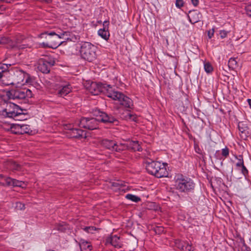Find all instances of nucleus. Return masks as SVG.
<instances>
[{"instance_id": "f257e3e1", "label": "nucleus", "mask_w": 251, "mask_h": 251, "mask_svg": "<svg viewBox=\"0 0 251 251\" xmlns=\"http://www.w3.org/2000/svg\"><path fill=\"white\" fill-rule=\"evenodd\" d=\"M111 88L109 85L93 82L91 83L88 90L94 95H98L102 92L105 93L106 91L107 97L115 100H118L120 104L126 108H132L133 103L130 98L120 92L112 91Z\"/></svg>"}, {"instance_id": "f03ea898", "label": "nucleus", "mask_w": 251, "mask_h": 251, "mask_svg": "<svg viewBox=\"0 0 251 251\" xmlns=\"http://www.w3.org/2000/svg\"><path fill=\"white\" fill-rule=\"evenodd\" d=\"M99 116L97 118H82L79 121L78 126L89 130H94L98 127L100 122L104 123H114L117 121V118L114 116L109 115L105 112L99 111Z\"/></svg>"}, {"instance_id": "7ed1b4c3", "label": "nucleus", "mask_w": 251, "mask_h": 251, "mask_svg": "<svg viewBox=\"0 0 251 251\" xmlns=\"http://www.w3.org/2000/svg\"><path fill=\"white\" fill-rule=\"evenodd\" d=\"M146 169L151 175L158 178L168 176L169 174L164 163L150 159L146 162Z\"/></svg>"}, {"instance_id": "20e7f679", "label": "nucleus", "mask_w": 251, "mask_h": 251, "mask_svg": "<svg viewBox=\"0 0 251 251\" xmlns=\"http://www.w3.org/2000/svg\"><path fill=\"white\" fill-rule=\"evenodd\" d=\"M97 47L90 42H85L81 44L79 52L82 58L92 62L96 58Z\"/></svg>"}, {"instance_id": "39448f33", "label": "nucleus", "mask_w": 251, "mask_h": 251, "mask_svg": "<svg viewBox=\"0 0 251 251\" xmlns=\"http://www.w3.org/2000/svg\"><path fill=\"white\" fill-rule=\"evenodd\" d=\"M6 95L9 99L13 100H25L27 98L32 97L31 91L26 88L12 89L7 92Z\"/></svg>"}, {"instance_id": "423d86ee", "label": "nucleus", "mask_w": 251, "mask_h": 251, "mask_svg": "<svg viewBox=\"0 0 251 251\" xmlns=\"http://www.w3.org/2000/svg\"><path fill=\"white\" fill-rule=\"evenodd\" d=\"M175 186L180 192L188 193L194 189L195 184L191 178L181 176L176 180Z\"/></svg>"}, {"instance_id": "0eeeda50", "label": "nucleus", "mask_w": 251, "mask_h": 251, "mask_svg": "<svg viewBox=\"0 0 251 251\" xmlns=\"http://www.w3.org/2000/svg\"><path fill=\"white\" fill-rule=\"evenodd\" d=\"M68 34L67 32H64L61 35L57 34L54 32H51L49 33H44L40 35L41 38H45L47 40V44L49 48L56 49L64 42L60 43L58 39L64 38L65 35Z\"/></svg>"}, {"instance_id": "6e6552de", "label": "nucleus", "mask_w": 251, "mask_h": 251, "mask_svg": "<svg viewBox=\"0 0 251 251\" xmlns=\"http://www.w3.org/2000/svg\"><path fill=\"white\" fill-rule=\"evenodd\" d=\"M23 114L22 110L19 108L18 105L13 103L7 104L6 108L2 111V114L3 116L13 118L15 120H21L19 117Z\"/></svg>"}, {"instance_id": "1a4fd4ad", "label": "nucleus", "mask_w": 251, "mask_h": 251, "mask_svg": "<svg viewBox=\"0 0 251 251\" xmlns=\"http://www.w3.org/2000/svg\"><path fill=\"white\" fill-rule=\"evenodd\" d=\"M67 133L70 138L82 139L87 137L86 131L77 128L68 127V131Z\"/></svg>"}, {"instance_id": "9d476101", "label": "nucleus", "mask_w": 251, "mask_h": 251, "mask_svg": "<svg viewBox=\"0 0 251 251\" xmlns=\"http://www.w3.org/2000/svg\"><path fill=\"white\" fill-rule=\"evenodd\" d=\"M13 79L14 83L22 84L25 82L26 74L23 70L18 68H15L13 70Z\"/></svg>"}, {"instance_id": "9b49d317", "label": "nucleus", "mask_w": 251, "mask_h": 251, "mask_svg": "<svg viewBox=\"0 0 251 251\" xmlns=\"http://www.w3.org/2000/svg\"><path fill=\"white\" fill-rule=\"evenodd\" d=\"M106 244H111L112 246L117 248H121L123 244L120 240V238L117 235H112L108 237L106 239Z\"/></svg>"}, {"instance_id": "f8f14e48", "label": "nucleus", "mask_w": 251, "mask_h": 251, "mask_svg": "<svg viewBox=\"0 0 251 251\" xmlns=\"http://www.w3.org/2000/svg\"><path fill=\"white\" fill-rule=\"evenodd\" d=\"M72 87L70 84L61 85L58 90H56V95L60 97L64 98L72 91Z\"/></svg>"}, {"instance_id": "ddd939ff", "label": "nucleus", "mask_w": 251, "mask_h": 251, "mask_svg": "<svg viewBox=\"0 0 251 251\" xmlns=\"http://www.w3.org/2000/svg\"><path fill=\"white\" fill-rule=\"evenodd\" d=\"M175 245L177 248L181 250L182 251H192L193 247L191 244L180 240H176L175 242Z\"/></svg>"}, {"instance_id": "4468645a", "label": "nucleus", "mask_w": 251, "mask_h": 251, "mask_svg": "<svg viewBox=\"0 0 251 251\" xmlns=\"http://www.w3.org/2000/svg\"><path fill=\"white\" fill-rule=\"evenodd\" d=\"M190 22L194 24L200 21L201 18V14L198 10L190 11L188 15Z\"/></svg>"}, {"instance_id": "2eb2a0df", "label": "nucleus", "mask_w": 251, "mask_h": 251, "mask_svg": "<svg viewBox=\"0 0 251 251\" xmlns=\"http://www.w3.org/2000/svg\"><path fill=\"white\" fill-rule=\"evenodd\" d=\"M100 144L102 147L112 151H114L116 141L113 140L104 139L100 141Z\"/></svg>"}, {"instance_id": "dca6fc26", "label": "nucleus", "mask_w": 251, "mask_h": 251, "mask_svg": "<svg viewBox=\"0 0 251 251\" xmlns=\"http://www.w3.org/2000/svg\"><path fill=\"white\" fill-rule=\"evenodd\" d=\"M238 127L241 133V137L242 138L246 139L250 135V133L249 131L248 127L246 124L243 122H240L238 124Z\"/></svg>"}, {"instance_id": "f3484780", "label": "nucleus", "mask_w": 251, "mask_h": 251, "mask_svg": "<svg viewBox=\"0 0 251 251\" xmlns=\"http://www.w3.org/2000/svg\"><path fill=\"white\" fill-rule=\"evenodd\" d=\"M108 24L109 22L108 21H104L103 22L104 27L102 29H100L98 30L99 35L105 40H107L110 36L108 31L107 29H106V26L108 25Z\"/></svg>"}, {"instance_id": "a211bd4d", "label": "nucleus", "mask_w": 251, "mask_h": 251, "mask_svg": "<svg viewBox=\"0 0 251 251\" xmlns=\"http://www.w3.org/2000/svg\"><path fill=\"white\" fill-rule=\"evenodd\" d=\"M128 150H132L134 151H141L142 148L139 144L138 141H129L127 142Z\"/></svg>"}, {"instance_id": "6ab92c4d", "label": "nucleus", "mask_w": 251, "mask_h": 251, "mask_svg": "<svg viewBox=\"0 0 251 251\" xmlns=\"http://www.w3.org/2000/svg\"><path fill=\"white\" fill-rule=\"evenodd\" d=\"M5 181L7 186L21 187L22 184V181H19L15 179H13L9 177H5Z\"/></svg>"}, {"instance_id": "aec40b11", "label": "nucleus", "mask_w": 251, "mask_h": 251, "mask_svg": "<svg viewBox=\"0 0 251 251\" xmlns=\"http://www.w3.org/2000/svg\"><path fill=\"white\" fill-rule=\"evenodd\" d=\"M50 66L42 59L40 60L38 67V69L43 73L47 74L50 71Z\"/></svg>"}, {"instance_id": "412c9836", "label": "nucleus", "mask_w": 251, "mask_h": 251, "mask_svg": "<svg viewBox=\"0 0 251 251\" xmlns=\"http://www.w3.org/2000/svg\"><path fill=\"white\" fill-rule=\"evenodd\" d=\"M7 167L12 171H20L21 166L20 164L16 163L13 161H9L6 163Z\"/></svg>"}, {"instance_id": "4be33fe9", "label": "nucleus", "mask_w": 251, "mask_h": 251, "mask_svg": "<svg viewBox=\"0 0 251 251\" xmlns=\"http://www.w3.org/2000/svg\"><path fill=\"white\" fill-rule=\"evenodd\" d=\"M13 64L11 63H0V78H1L3 74L8 71V68Z\"/></svg>"}, {"instance_id": "5701e85b", "label": "nucleus", "mask_w": 251, "mask_h": 251, "mask_svg": "<svg viewBox=\"0 0 251 251\" xmlns=\"http://www.w3.org/2000/svg\"><path fill=\"white\" fill-rule=\"evenodd\" d=\"M79 246L81 251H91L92 249L90 243L87 241H81Z\"/></svg>"}, {"instance_id": "b1692460", "label": "nucleus", "mask_w": 251, "mask_h": 251, "mask_svg": "<svg viewBox=\"0 0 251 251\" xmlns=\"http://www.w3.org/2000/svg\"><path fill=\"white\" fill-rule=\"evenodd\" d=\"M10 131L12 133L20 134L21 131V126L20 124H12L10 126Z\"/></svg>"}, {"instance_id": "393cba45", "label": "nucleus", "mask_w": 251, "mask_h": 251, "mask_svg": "<svg viewBox=\"0 0 251 251\" xmlns=\"http://www.w3.org/2000/svg\"><path fill=\"white\" fill-rule=\"evenodd\" d=\"M126 150H128L127 143H120L119 144H117V142H116L114 151L121 152Z\"/></svg>"}, {"instance_id": "a878e982", "label": "nucleus", "mask_w": 251, "mask_h": 251, "mask_svg": "<svg viewBox=\"0 0 251 251\" xmlns=\"http://www.w3.org/2000/svg\"><path fill=\"white\" fill-rule=\"evenodd\" d=\"M21 131L20 134H31L32 130L30 128L29 126L24 124H21Z\"/></svg>"}, {"instance_id": "bb28decb", "label": "nucleus", "mask_w": 251, "mask_h": 251, "mask_svg": "<svg viewBox=\"0 0 251 251\" xmlns=\"http://www.w3.org/2000/svg\"><path fill=\"white\" fill-rule=\"evenodd\" d=\"M126 198L127 200H130L132 201L137 202L141 201V199L140 197L136 196L135 195L128 194L126 196Z\"/></svg>"}, {"instance_id": "cd10ccee", "label": "nucleus", "mask_w": 251, "mask_h": 251, "mask_svg": "<svg viewBox=\"0 0 251 251\" xmlns=\"http://www.w3.org/2000/svg\"><path fill=\"white\" fill-rule=\"evenodd\" d=\"M228 65L230 69L234 70L237 67V62L235 58H231L228 61Z\"/></svg>"}, {"instance_id": "c85d7f7f", "label": "nucleus", "mask_w": 251, "mask_h": 251, "mask_svg": "<svg viewBox=\"0 0 251 251\" xmlns=\"http://www.w3.org/2000/svg\"><path fill=\"white\" fill-rule=\"evenodd\" d=\"M56 228L58 231L64 232L68 228V225L64 223H59L56 226Z\"/></svg>"}, {"instance_id": "c756f323", "label": "nucleus", "mask_w": 251, "mask_h": 251, "mask_svg": "<svg viewBox=\"0 0 251 251\" xmlns=\"http://www.w3.org/2000/svg\"><path fill=\"white\" fill-rule=\"evenodd\" d=\"M66 32H67V31H66ZM68 34H67V35L66 34L65 35V36H69V37H67L66 38L67 41H70L75 42L79 39V38L77 36L73 34H71L69 32H68Z\"/></svg>"}, {"instance_id": "7c9ffc66", "label": "nucleus", "mask_w": 251, "mask_h": 251, "mask_svg": "<svg viewBox=\"0 0 251 251\" xmlns=\"http://www.w3.org/2000/svg\"><path fill=\"white\" fill-rule=\"evenodd\" d=\"M204 69L205 71L207 73H210L213 70V67L212 66L211 64L209 62L204 63Z\"/></svg>"}, {"instance_id": "2f4dec72", "label": "nucleus", "mask_w": 251, "mask_h": 251, "mask_svg": "<svg viewBox=\"0 0 251 251\" xmlns=\"http://www.w3.org/2000/svg\"><path fill=\"white\" fill-rule=\"evenodd\" d=\"M120 116L123 120H128L131 116V113L128 110H125L121 114Z\"/></svg>"}, {"instance_id": "473e14b6", "label": "nucleus", "mask_w": 251, "mask_h": 251, "mask_svg": "<svg viewBox=\"0 0 251 251\" xmlns=\"http://www.w3.org/2000/svg\"><path fill=\"white\" fill-rule=\"evenodd\" d=\"M123 185V183L121 181H117L111 183V186L118 190H121Z\"/></svg>"}, {"instance_id": "72a5a7b5", "label": "nucleus", "mask_w": 251, "mask_h": 251, "mask_svg": "<svg viewBox=\"0 0 251 251\" xmlns=\"http://www.w3.org/2000/svg\"><path fill=\"white\" fill-rule=\"evenodd\" d=\"M42 60L44 62H46L49 66H50V67L53 66L55 64V60L54 58L51 57H48L46 59H43Z\"/></svg>"}, {"instance_id": "f704fd0d", "label": "nucleus", "mask_w": 251, "mask_h": 251, "mask_svg": "<svg viewBox=\"0 0 251 251\" xmlns=\"http://www.w3.org/2000/svg\"><path fill=\"white\" fill-rule=\"evenodd\" d=\"M83 229L88 233H93V232L96 230V228L94 226H86Z\"/></svg>"}, {"instance_id": "c9c22d12", "label": "nucleus", "mask_w": 251, "mask_h": 251, "mask_svg": "<svg viewBox=\"0 0 251 251\" xmlns=\"http://www.w3.org/2000/svg\"><path fill=\"white\" fill-rule=\"evenodd\" d=\"M15 207L18 210H23L25 208V204L21 202H17L16 203Z\"/></svg>"}, {"instance_id": "e433bc0d", "label": "nucleus", "mask_w": 251, "mask_h": 251, "mask_svg": "<svg viewBox=\"0 0 251 251\" xmlns=\"http://www.w3.org/2000/svg\"><path fill=\"white\" fill-rule=\"evenodd\" d=\"M239 157L240 158L238 159V161L236 165L237 167H240L244 165V161L242 156L240 155Z\"/></svg>"}, {"instance_id": "4c0bfd02", "label": "nucleus", "mask_w": 251, "mask_h": 251, "mask_svg": "<svg viewBox=\"0 0 251 251\" xmlns=\"http://www.w3.org/2000/svg\"><path fill=\"white\" fill-rule=\"evenodd\" d=\"M245 10L247 14L250 17H251V4H249L246 6Z\"/></svg>"}, {"instance_id": "58836bf2", "label": "nucleus", "mask_w": 251, "mask_h": 251, "mask_svg": "<svg viewBox=\"0 0 251 251\" xmlns=\"http://www.w3.org/2000/svg\"><path fill=\"white\" fill-rule=\"evenodd\" d=\"M222 154L223 156L226 157L229 154V151L227 148L223 149L222 151Z\"/></svg>"}, {"instance_id": "ea45409f", "label": "nucleus", "mask_w": 251, "mask_h": 251, "mask_svg": "<svg viewBox=\"0 0 251 251\" xmlns=\"http://www.w3.org/2000/svg\"><path fill=\"white\" fill-rule=\"evenodd\" d=\"M183 0H176V5L177 7L181 8L183 6Z\"/></svg>"}, {"instance_id": "a19ab883", "label": "nucleus", "mask_w": 251, "mask_h": 251, "mask_svg": "<svg viewBox=\"0 0 251 251\" xmlns=\"http://www.w3.org/2000/svg\"><path fill=\"white\" fill-rule=\"evenodd\" d=\"M154 231L156 233L159 234L163 232L164 228L162 226H157L155 228Z\"/></svg>"}, {"instance_id": "79ce46f5", "label": "nucleus", "mask_w": 251, "mask_h": 251, "mask_svg": "<svg viewBox=\"0 0 251 251\" xmlns=\"http://www.w3.org/2000/svg\"><path fill=\"white\" fill-rule=\"evenodd\" d=\"M9 39L7 38L3 37L0 39V44H5L8 43Z\"/></svg>"}, {"instance_id": "37998d69", "label": "nucleus", "mask_w": 251, "mask_h": 251, "mask_svg": "<svg viewBox=\"0 0 251 251\" xmlns=\"http://www.w3.org/2000/svg\"><path fill=\"white\" fill-rule=\"evenodd\" d=\"M227 34V32L225 30H222L220 32V35L222 39H223L226 37Z\"/></svg>"}, {"instance_id": "c03bdc74", "label": "nucleus", "mask_w": 251, "mask_h": 251, "mask_svg": "<svg viewBox=\"0 0 251 251\" xmlns=\"http://www.w3.org/2000/svg\"><path fill=\"white\" fill-rule=\"evenodd\" d=\"M242 168V173L244 175L246 176L248 174V171L246 167L244 166V164L242 165L241 167Z\"/></svg>"}, {"instance_id": "a18cd8bd", "label": "nucleus", "mask_w": 251, "mask_h": 251, "mask_svg": "<svg viewBox=\"0 0 251 251\" xmlns=\"http://www.w3.org/2000/svg\"><path fill=\"white\" fill-rule=\"evenodd\" d=\"M241 251H249V247L245 244V243H243V246L241 248Z\"/></svg>"}, {"instance_id": "49530a36", "label": "nucleus", "mask_w": 251, "mask_h": 251, "mask_svg": "<svg viewBox=\"0 0 251 251\" xmlns=\"http://www.w3.org/2000/svg\"><path fill=\"white\" fill-rule=\"evenodd\" d=\"M137 116L134 114H131V116H130V119L128 120H130L132 121H136Z\"/></svg>"}, {"instance_id": "de8ad7c7", "label": "nucleus", "mask_w": 251, "mask_h": 251, "mask_svg": "<svg viewBox=\"0 0 251 251\" xmlns=\"http://www.w3.org/2000/svg\"><path fill=\"white\" fill-rule=\"evenodd\" d=\"M214 29H212L211 30H209L208 31V36L209 37V38H211L213 36V34H214Z\"/></svg>"}, {"instance_id": "09e8293b", "label": "nucleus", "mask_w": 251, "mask_h": 251, "mask_svg": "<svg viewBox=\"0 0 251 251\" xmlns=\"http://www.w3.org/2000/svg\"><path fill=\"white\" fill-rule=\"evenodd\" d=\"M6 9V7L3 5H0V14H2V12Z\"/></svg>"}, {"instance_id": "8fccbe9b", "label": "nucleus", "mask_w": 251, "mask_h": 251, "mask_svg": "<svg viewBox=\"0 0 251 251\" xmlns=\"http://www.w3.org/2000/svg\"><path fill=\"white\" fill-rule=\"evenodd\" d=\"M191 2L195 6H197L199 4V0H191Z\"/></svg>"}, {"instance_id": "3c124183", "label": "nucleus", "mask_w": 251, "mask_h": 251, "mask_svg": "<svg viewBox=\"0 0 251 251\" xmlns=\"http://www.w3.org/2000/svg\"><path fill=\"white\" fill-rule=\"evenodd\" d=\"M40 46L43 48H49L48 46H47V42H43L40 44Z\"/></svg>"}, {"instance_id": "603ef678", "label": "nucleus", "mask_w": 251, "mask_h": 251, "mask_svg": "<svg viewBox=\"0 0 251 251\" xmlns=\"http://www.w3.org/2000/svg\"><path fill=\"white\" fill-rule=\"evenodd\" d=\"M16 0H0V1H1L2 2H4L6 3H11L12 2L15 1Z\"/></svg>"}, {"instance_id": "864d4df0", "label": "nucleus", "mask_w": 251, "mask_h": 251, "mask_svg": "<svg viewBox=\"0 0 251 251\" xmlns=\"http://www.w3.org/2000/svg\"><path fill=\"white\" fill-rule=\"evenodd\" d=\"M248 102L251 107V99H248Z\"/></svg>"}, {"instance_id": "5fc2aeb1", "label": "nucleus", "mask_w": 251, "mask_h": 251, "mask_svg": "<svg viewBox=\"0 0 251 251\" xmlns=\"http://www.w3.org/2000/svg\"><path fill=\"white\" fill-rule=\"evenodd\" d=\"M19 48H20V49H24V48H25V47H24V45L19 46Z\"/></svg>"}, {"instance_id": "6e6d98bb", "label": "nucleus", "mask_w": 251, "mask_h": 251, "mask_svg": "<svg viewBox=\"0 0 251 251\" xmlns=\"http://www.w3.org/2000/svg\"><path fill=\"white\" fill-rule=\"evenodd\" d=\"M46 251H55L49 249V250H47Z\"/></svg>"}]
</instances>
